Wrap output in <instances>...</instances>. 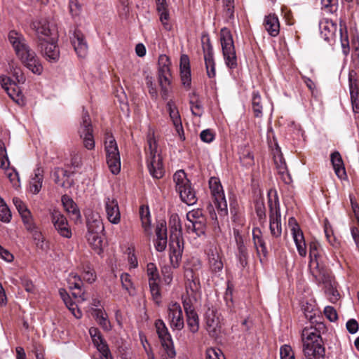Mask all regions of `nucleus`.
<instances>
[{
	"label": "nucleus",
	"mask_w": 359,
	"mask_h": 359,
	"mask_svg": "<svg viewBox=\"0 0 359 359\" xmlns=\"http://www.w3.org/2000/svg\"><path fill=\"white\" fill-rule=\"evenodd\" d=\"M8 39L22 63L34 74L40 75L43 72V66L25 39L15 31L10 32Z\"/></svg>",
	"instance_id": "nucleus-1"
},
{
	"label": "nucleus",
	"mask_w": 359,
	"mask_h": 359,
	"mask_svg": "<svg viewBox=\"0 0 359 359\" xmlns=\"http://www.w3.org/2000/svg\"><path fill=\"white\" fill-rule=\"evenodd\" d=\"M267 196L270 233L273 237L279 238L282 233V224L280 202L276 190L270 189L268 191Z\"/></svg>",
	"instance_id": "nucleus-2"
},
{
	"label": "nucleus",
	"mask_w": 359,
	"mask_h": 359,
	"mask_svg": "<svg viewBox=\"0 0 359 359\" xmlns=\"http://www.w3.org/2000/svg\"><path fill=\"white\" fill-rule=\"evenodd\" d=\"M173 180L175 183L176 191L179 193L182 201L188 205L196 203L198 199L196 192L183 170H179L174 174Z\"/></svg>",
	"instance_id": "nucleus-3"
},
{
	"label": "nucleus",
	"mask_w": 359,
	"mask_h": 359,
	"mask_svg": "<svg viewBox=\"0 0 359 359\" xmlns=\"http://www.w3.org/2000/svg\"><path fill=\"white\" fill-rule=\"evenodd\" d=\"M221 46L225 64L230 69H235L238 66L237 57L233 40V36L230 30L226 27L220 32Z\"/></svg>",
	"instance_id": "nucleus-4"
},
{
	"label": "nucleus",
	"mask_w": 359,
	"mask_h": 359,
	"mask_svg": "<svg viewBox=\"0 0 359 359\" xmlns=\"http://www.w3.org/2000/svg\"><path fill=\"white\" fill-rule=\"evenodd\" d=\"M104 149L108 167L112 174L117 175L121 170V158L117 143L111 134H106Z\"/></svg>",
	"instance_id": "nucleus-5"
},
{
	"label": "nucleus",
	"mask_w": 359,
	"mask_h": 359,
	"mask_svg": "<svg viewBox=\"0 0 359 359\" xmlns=\"http://www.w3.org/2000/svg\"><path fill=\"white\" fill-rule=\"evenodd\" d=\"M149 154L147 157V166L151 175L156 179H161L164 175L162 158L157 154L156 143L154 138L147 140Z\"/></svg>",
	"instance_id": "nucleus-6"
},
{
	"label": "nucleus",
	"mask_w": 359,
	"mask_h": 359,
	"mask_svg": "<svg viewBox=\"0 0 359 359\" xmlns=\"http://www.w3.org/2000/svg\"><path fill=\"white\" fill-rule=\"evenodd\" d=\"M78 133L83 140V146L88 150H92L95 147V140L93 137V129L89 114L83 107V114L81 121L78 130Z\"/></svg>",
	"instance_id": "nucleus-7"
},
{
	"label": "nucleus",
	"mask_w": 359,
	"mask_h": 359,
	"mask_svg": "<svg viewBox=\"0 0 359 359\" xmlns=\"http://www.w3.org/2000/svg\"><path fill=\"white\" fill-rule=\"evenodd\" d=\"M209 187L219 214L222 216L226 215L227 203L219 180L215 177H210L209 180Z\"/></svg>",
	"instance_id": "nucleus-8"
},
{
	"label": "nucleus",
	"mask_w": 359,
	"mask_h": 359,
	"mask_svg": "<svg viewBox=\"0 0 359 359\" xmlns=\"http://www.w3.org/2000/svg\"><path fill=\"white\" fill-rule=\"evenodd\" d=\"M320 245L318 241H313L309 243L310 261L309 264V267L310 269L311 273L316 279L318 278V276L323 274V278H322L320 280V281H324V280L325 279V274L323 269L320 268V264L318 262V257H320Z\"/></svg>",
	"instance_id": "nucleus-9"
},
{
	"label": "nucleus",
	"mask_w": 359,
	"mask_h": 359,
	"mask_svg": "<svg viewBox=\"0 0 359 359\" xmlns=\"http://www.w3.org/2000/svg\"><path fill=\"white\" fill-rule=\"evenodd\" d=\"M31 27L36 32L38 41L50 39V38H57V31L55 26L50 25L46 19L34 21Z\"/></svg>",
	"instance_id": "nucleus-10"
},
{
	"label": "nucleus",
	"mask_w": 359,
	"mask_h": 359,
	"mask_svg": "<svg viewBox=\"0 0 359 359\" xmlns=\"http://www.w3.org/2000/svg\"><path fill=\"white\" fill-rule=\"evenodd\" d=\"M56 43L57 38L37 41L41 54L50 62H56L60 57V51Z\"/></svg>",
	"instance_id": "nucleus-11"
},
{
	"label": "nucleus",
	"mask_w": 359,
	"mask_h": 359,
	"mask_svg": "<svg viewBox=\"0 0 359 359\" xmlns=\"http://www.w3.org/2000/svg\"><path fill=\"white\" fill-rule=\"evenodd\" d=\"M50 219L55 229L61 236L66 238L72 237V230L64 215L59 210H53L50 213Z\"/></svg>",
	"instance_id": "nucleus-12"
},
{
	"label": "nucleus",
	"mask_w": 359,
	"mask_h": 359,
	"mask_svg": "<svg viewBox=\"0 0 359 359\" xmlns=\"http://www.w3.org/2000/svg\"><path fill=\"white\" fill-rule=\"evenodd\" d=\"M184 250L183 238L169 239V258L172 266L179 267Z\"/></svg>",
	"instance_id": "nucleus-13"
},
{
	"label": "nucleus",
	"mask_w": 359,
	"mask_h": 359,
	"mask_svg": "<svg viewBox=\"0 0 359 359\" xmlns=\"http://www.w3.org/2000/svg\"><path fill=\"white\" fill-rule=\"evenodd\" d=\"M168 321L172 330H181L184 326L182 310L180 304L171 303L168 308Z\"/></svg>",
	"instance_id": "nucleus-14"
},
{
	"label": "nucleus",
	"mask_w": 359,
	"mask_h": 359,
	"mask_svg": "<svg viewBox=\"0 0 359 359\" xmlns=\"http://www.w3.org/2000/svg\"><path fill=\"white\" fill-rule=\"evenodd\" d=\"M207 330L210 335L216 337L221 332L220 316L217 309L208 308L205 312Z\"/></svg>",
	"instance_id": "nucleus-15"
},
{
	"label": "nucleus",
	"mask_w": 359,
	"mask_h": 359,
	"mask_svg": "<svg viewBox=\"0 0 359 359\" xmlns=\"http://www.w3.org/2000/svg\"><path fill=\"white\" fill-rule=\"evenodd\" d=\"M316 326L311 325L306 327L302 332V339L303 344L307 343H322L323 339L320 336V329L325 328V325L321 323H316Z\"/></svg>",
	"instance_id": "nucleus-16"
},
{
	"label": "nucleus",
	"mask_w": 359,
	"mask_h": 359,
	"mask_svg": "<svg viewBox=\"0 0 359 359\" xmlns=\"http://www.w3.org/2000/svg\"><path fill=\"white\" fill-rule=\"evenodd\" d=\"M170 117L175 128L176 132L182 140H185L184 130L182 124L181 117L179 111L172 100H169L166 104Z\"/></svg>",
	"instance_id": "nucleus-17"
},
{
	"label": "nucleus",
	"mask_w": 359,
	"mask_h": 359,
	"mask_svg": "<svg viewBox=\"0 0 359 359\" xmlns=\"http://www.w3.org/2000/svg\"><path fill=\"white\" fill-rule=\"evenodd\" d=\"M303 351L307 359H324V343H307L303 344Z\"/></svg>",
	"instance_id": "nucleus-18"
},
{
	"label": "nucleus",
	"mask_w": 359,
	"mask_h": 359,
	"mask_svg": "<svg viewBox=\"0 0 359 359\" xmlns=\"http://www.w3.org/2000/svg\"><path fill=\"white\" fill-rule=\"evenodd\" d=\"M104 203L108 220L114 224L119 223L121 214L117 200L114 198L107 197Z\"/></svg>",
	"instance_id": "nucleus-19"
},
{
	"label": "nucleus",
	"mask_w": 359,
	"mask_h": 359,
	"mask_svg": "<svg viewBox=\"0 0 359 359\" xmlns=\"http://www.w3.org/2000/svg\"><path fill=\"white\" fill-rule=\"evenodd\" d=\"M180 76L184 86L189 88L191 83L189 58L187 55H182L180 63Z\"/></svg>",
	"instance_id": "nucleus-20"
},
{
	"label": "nucleus",
	"mask_w": 359,
	"mask_h": 359,
	"mask_svg": "<svg viewBox=\"0 0 359 359\" xmlns=\"http://www.w3.org/2000/svg\"><path fill=\"white\" fill-rule=\"evenodd\" d=\"M72 43L78 56L85 57L88 53V46L81 31L74 32Z\"/></svg>",
	"instance_id": "nucleus-21"
},
{
	"label": "nucleus",
	"mask_w": 359,
	"mask_h": 359,
	"mask_svg": "<svg viewBox=\"0 0 359 359\" xmlns=\"http://www.w3.org/2000/svg\"><path fill=\"white\" fill-rule=\"evenodd\" d=\"M236 241L237 245L236 256L241 268L243 269L248 264L249 254L241 236L236 237Z\"/></svg>",
	"instance_id": "nucleus-22"
},
{
	"label": "nucleus",
	"mask_w": 359,
	"mask_h": 359,
	"mask_svg": "<svg viewBox=\"0 0 359 359\" xmlns=\"http://www.w3.org/2000/svg\"><path fill=\"white\" fill-rule=\"evenodd\" d=\"M263 25L265 30L271 36H276L280 32L279 20L275 14H269L265 16Z\"/></svg>",
	"instance_id": "nucleus-23"
},
{
	"label": "nucleus",
	"mask_w": 359,
	"mask_h": 359,
	"mask_svg": "<svg viewBox=\"0 0 359 359\" xmlns=\"http://www.w3.org/2000/svg\"><path fill=\"white\" fill-rule=\"evenodd\" d=\"M87 228V233H102L104 231V227L98 214H92L88 217Z\"/></svg>",
	"instance_id": "nucleus-24"
},
{
	"label": "nucleus",
	"mask_w": 359,
	"mask_h": 359,
	"mask_svg": "<svg viewBox=\"0 0 359 359\" xmlns=\"http://www.w3.org/2000/svg\"><path fill=\"white\" fill-rule=\"evenodd\" d=\"M62 205L69 214H70L73 219L76 221L81 218V214L76 203L67 195H63L61 198Z\"/></svg>",
	"instance_id": "nucleus-25"
},
{
	"label": "nucleus",
	"mask_w": 359,
	"mask_h": 359,
	"mask_svg": "<svg viewBox=\"0 0 359 359\" xmlns=\"http://www.w3.org/2000/svg\"><path fill=\"white\" fill-rule=\"evenodd\" d=\"M209 266L211 271L214 273H220L224 267L222 256L217 250H211L208 255Z\"/></svg>",
	"instance_id": "nucleus-26"
},
{
	"label": "nucleus",
	"mask_w": 359,
	"mask_h": 359,
	"mask_svg": "<svg viewBox=\"0 0 359 359\" xmlns=\"http://www.w3.org/2000/svg\"><path fill=\"white\" fill-rule=\"evenodd\" d=\"M202 48L204 55L205 65H210L215 62L213 56V48L210 43V39L208 34H203L201 37Z\"/></svg>",
	"instance_id": "nucleus-27"
},
{
	"label": "nucleus",
	"mask_w": 359,
	"mask_h": 359,
	"mask_svg": "<svg viewBox=\"0 0 359 359\" xmlns=\"http://www.w3.org/2000/svg\"><path fill=\"white\" fill-rule=\"evenodd\" d=\"M330 160L334 170L335 174L340 178L346 175V170L341 154L339 151H334L331 154Z\"/></svg>",
	"instance_id": "nucleus-28"
},
{
	"label": "nucleus",
	"mask_w": 359,
	"mask_h": 359,
	"mask_svg": "<svg viewBox=\"0 0 359 359\" xmlns=\"http://www.w3.org/2000/svg\"><path fill=\"white\" fill-rule=\"evenodd\" d=\"M170 225V238L176 239L182 238V224L180 217L177 215H171L169 221Z\"/></svg>",
	"instance_id": "nucleus-29"
},
{
	"label": "nucleus",
	"mask_w": 359,
	"mask_h": 359,
	"mask_svg": "<svg viewBox=\"0 0 359 359\" xmlns=\"http://www.w3.org/2000/svg\"><path fill=\"white\" fill-rule=\"evenodd\" d=\"M43 179V170L41 167L37 166L34 170V176L32 178L30 182V190L31 191L36 194H38L41 187Z\"/></svg>",
	"instance_id": "nucleus-30"
},
{
	"label": "nucleus",
	"mask_w": 359,
	"mask_h": 359,
	"mask_svg": "<svg viewBox=\"0 0 359 359\" xmlns=\"http://www.w3.org/2000/svg\"><path fill=\"white\" fill-rule=\"evenodd\" d=\"M102 233H87L86 237L88 243L98 255L103 252L104 241Z\"/></svg>",
	"instance_id": "nucleus-31"
},
{
	"label": "nucleus",
	"mask_w": 359,
	"mask_h": 359,
	"mask_svg": "<svg viewBox=\"0 0 359 359\" xmlns=\"http://www.w3.org/2000/svg\"><path fill=\"white\" fill-rule=\"evenodd\" d=\"M356 77V72L355 70H350L348 73V86L351 100L354 98H359V89Z\"/></svg>",
	"instance_id": "nucleus-32"
},
{
	"label": "nucleus",
	"mask_w": 359,
	"mask_h": 359,
	"mask_svg": "<svg viewBox=\"0 0 359 359\" xmlns=\"http://www.w3.org/2000/svg\"><path fill=\"white\" fill-rule=\"evenodd\" d=\"M155 327L156 329V332L161 343H165V341L172 340L171 336L168 330V328L165 323L162 320H157L155 323Z\"/></svg>",
	"instance_id": "nucleus-33"
},
{
	"label": "nucleus",
	"mask_w": 359,
	"mask_h": 359,
	"mask_svg": "<svg viewBox=\"0 0 359 359\" xmlns=\"http://www.w3.org/2000/svg\"><path fill=\"white\" fill-rule=\"evenodd\" d=\"M260 233H261V231L259 229H253L252 238H253V241H254V244L257 250V253L259 254L260 252H262L264 257H266L268 252L266 250L265 242L262 239V236H260L259 235Z\"/></svg>",
	"instance_id": "nucleus-34"
},
{
	"label": "nucleus",
	"mask_w": 359,
	"mask_h": 359,
	"mask_svg": "<svg viewBox=\"0 0 359 359\" xmlns=\"http://www.w3.org/2000/svg\"><path fill=\"white\" fill-rule=\"evenodd\" d=\"M184 276L187 279V287L192 292H196L200 288L199 278L195 276L194 271L188 269L184 272Z\"/></svg>",
	"instance_id": "nucleus-35"
},
{
	"label": "nucleus",
	"mask_w": 359,
	"mask_h": 359,
	"mask_svg": "<svg viewBox=\"0 0 359 359\" xmlns=\"http://www.w3.org/2000/svg\"><path fill=\"white\" fill-rule=\"evenodd\" d=\"M252 107L255 117L262 116L263 104L258 91H253L252 95Z\"/></svg>",
	"instance_id": "nucleus-36"
},
{
	"label": "nucleus",
	"mask_w": 359,
	"mask_h": 359,
	"mask_svg": "<svg viewBox=\"0 0 359 359\" xmlns=\"http://www.w3.org/2000/svg\"><path fill=\"white\" fill-rule=\"evenodd\" d=\"M140 216L142 221V226L145 233H150L151 215L149 207L142 205L140 208Z\"/></svg>",
	"instance_id": "nucleus-37"
},
{
	"label": "nucleus",
	"mask_w": 359,
	"mask_h": 359,
	"mask_svg": "<svg viewBox=\"0 0 359 359\" xmlns=\"http://www.w3.org/2000/svg\"><path fill=\"white\" fill-rule=\"evenodd\" d=\"M293 238L295 243L299 255L301 257H306V247L303 232H298L297 234L293 230Z\"/></svg>",
	"instance_id": "nucleus-38"
},
{
	"label": "nucleus",
	"mask_w": 359,
	"mask_h": 359,
	"mask_svg": "<svg viewBox=\"0 0 359 359\" xmlns=\"http://www.w3.org/2000/svg\"><path fill=\"white\" fill-rule=\"evenodd\" d=\"M302 310L303 311L305 318L308 319L311 324L318 322L316 319L318 311L315 309L313 304L306 302L302 305Z\"/></svg>",
	"instance_id": "nucleus-39"
},
{
	"label": "nucleus",
	"mask_w": 359,
	"mask_h": 359,
	"mask_svg": "<svg viewBox=\"0 0 359 359\" xmlns=\"http://www.w3.org/2000/svg\"><path fill=\"white\" fill-rule=\"evenodd\" d=\"M191 222V231L195 233L198 236L205 234L206 229L205 217H201L200 219L195 221H189Z\"/></svg>",
	"instance_id": "nucleus-40"
},
{
	"label": "nucleus",
	"mask_w": 359,
	"mask_h": 359,
	"mask_svg": "<svg viewBox=\"0 0 359 359\" xmlns=\"http://www.w3.org/2000/svg\"><path fill=\"white\" fill-rule=\"evenodd\" d=\"M9 87V88H6V93L8 96L19 105H22L24 104V100L22 93L19 89V87L17 86V83H15V86H10Z\"/></svg>",
	"instance_id": "nucleus-41"
},
{
	"label": "nucleus",
	"mask_w": 359,
	"mask_h": 359,
	"mask_svg": "<svg viewBox=\"0 0 359 359\" xmlns=\"http://www.w3.org/2000/svg\"><path fill=\"white\" fill-rule=\"evenodd\" d=\"M255 210L259 222H265L266 219V208L262 198H259L255 201Z\"/></svg>",
	"instance_id": "nucleus-42"
},
{
	"label": "nucleus",
	"mask_w": 359,
	"mask_h": 359,
	"mask_svg": "<svg viewBox=\"0 0 359 359\" xmlns=\"http://www.w3.org/2000/svg\"><path fill=\"white\" fill-rule=\"evenodd\" d=\"M121 281L123 288L130 294H135V289L128 273H123L121 276Z\"/></svg>",
	"instance_id": "nucleus-43"
},
{
	"label": "nucleus",
	"mask_w": 359,
	"mask_h": 359,
	"mask_svg": "<svg viewBox=\"0 0 359 359\" xmlns=\"http://www.w3.org/2000/svg\"><path fill=\"white\" fill-rule=\"evenodd\" d=\"M170 60L165 55H161L158 59V75L170 74Z\"/></svg>",
	"instance_id": "nucleus-44"
},
{
	"label": "nucleus",
	"mask_w": 359,
	"mask_h": 359,
	"mask_svg": "<svg viewBox=\"0 0 359 359\" xmlns=\"http://www.w3.org/2000/svg\"><path fill=\"white\" fill-rule=\"evenodd\" d=\"M187 316V325L192 333H196L198 331L199 320L197 313H191Z\"/></svg>",
	"instance_id": "nucleus-45"
},
{
	"label": "nucleus",
	"mask_w": 359,
	"mask_h": 359,
	"mask_svg": "<svg viewBox=\"0 0 359 359\" xmlns=\"http://www.w3.org/2000/svg\"><path fill=\"white\" fill-rule=\"evenodd\" d=\"M240 160L241 163L246 166L254 164V156L250 149L245 147L240 152Z\"/></svg>",
	"instance_id": "nucleus-46"
},
{
	"label": "nucleus",
	"mask_w": 359,
	"mask_h": 359,
	"mask_svg": "<svg viewBox=\"0 0 359 359\" xmlns=\"http://www.w3.org/2000/svg\"><path fill=\"white\" fill-rule=\"evenodd\" d=\"M149 285L153 299L157 304L161 303V292L158 280H149Z\"/></svg>",
	"instance_id": "nucleus-47"
},
{
	"label": "nucleus",
	"mask_w": 359,
	"mask_h": 359,
	"mask_svg": "<svg viewBox=\"0 0 359 359\" xmlns=\"http://www.w3.org/2000/svg\"><path fill=\"white\" fill-rule=\"evenodd\" d=\"M94 345L97 347V350L101 353V359H113L108 345L104 339L97 344H95Z\"/></svg>",
	"instance_id": "nucleus-48"
},
{
	"label": "nucleus",
	"mask_w": 359,
	"mask_h": 359,
	"mask_svg": "<svg viewBox=\"0 0 359 359\" xmlns=\"http://www.w3.org/2000/svg\"><path fill=\"white\" fill-rule=\"evenodd\" d=\"M11 218V211L4 201L0 197V220L4 222H9Z\"/></svg>",
	"instance_id": "nucleus-49"
},
{
	"label": "nucleus",
	"mask_w": 359,
	"mask_h": 359,
	"mask_svg": "<svg viewBox=\"0 0 359 359\" xmlns=\"http://www.w3.org/2000/svg\"><path fill=\"white\" fill-rule=\"evenodd\" d=\"M156 9L160 15V20H166L169 16V12L167 8L166 0H156Z\"/></svg>",
	"instance_id": "nucleus-50"
},
{
	"label": "nucleus",
	"mask_w": 359,
	"mask_h": 359,
	"mask_svg": "<svg viewBox=\"0 0 359 359\" xmlns=\"http://www.w3.org/2000/svg\"><path fill=\"white\" fill-rule=\"evenodd\" d=\"M147 273L149 276V281L159 280V274L158 272V269L154 263L150 262L147 264Z\"/></svg>",
	"instance_id": "nucleus-51"
},
{
	"label": "nucleus",
	"mask_w": 359,
	"mask_h": 359,
	"mask_svg": "<svg viewBox=\"0 0 359 359\" xmlns=\"http://www.w3.org/2000/svg\"><path fill=\"white\" fill-rule=\"evenodd\" d=\"M162 346L163 347L165 355H163L167 358H174L176 355V351L173 346L172 340L165 341V343H161Z\"/></svg>",
	"instance_id": "nucleus-52"
},
{
	"label": "nucleus",
	"mask_w": 359,
	"mask_h": 359,
	"mask_svg": "<svg viewBox=\"0 0 359 359\" xmlns=\"http://www.w3.org/2000/svg\"><path fill=\"white\" fill-rule=\"evenodd\" d=\"M189 103L191 104V110L192 114L199 117L201 116L203 112L201 102L198 100L194 101L193 99H191Z\"/></svg>",
	"instance_id": "nucleus-53"
},
{
	"label": "nucleus",
	"mask_w": 359,
	"mask_h": 359,
	"mask_svg": "<svg viewBox=\"0 0 359 359\" xmlns=\"http://www.w3.org/2000/svg\"><path fill=\"white\" fill-rule=\"evenodd\" d=\"M33 239L38 248L46 250L48 248L47 245L44 242L43 237L39 231H34L32 234Z\"/></svg>",
	"instance_id": "nucleus-54"
},
{
	"label": "nucleus",
	"mask_w": 359,
	"mask_h": 359,
	"mask_svg": "<svg viewBox=\"0 0 359 359\" xmlns=\"http://www.w3.org/2000/svg\"><path fill=\"white\" fill-rule=\"evenodd\" d=\"M156 239H168L167 226L165 222H161L157 224L156 227Z\"/></svg>",
	"instance_id": "nucleus-55"
},
{
	"label": "nucleus",
	"mask_w": 359,
	"mask_h": 359,
	"mask_svg": "<svg viewBox=\"0 0 359 359\" xmlns=\"http://www.w3.org/2000/svg\"><path fill=\"white\" fill-rule=\"evenodd\" d=\"M69 13L72 17L78 16L81 11V5L78 0H69Z\"/></svg>",
	"instance_id": "nucleus-56"
},
{
	"label": "nucleus",
	"mask_w": 359,
	"mask_h": 359,
	"mask_svg": "<svg viewBox=\"0 0 359 359\" xmlns=\"http://www.w3.org/2000/svg\"><path fill=\"white\" fill-rule=\"evenodd\" d=\"M57 170L59 172L60 176H62L63 178H66L62 182H61L60 186L62 187H71L73 185L72 181H69L68 178L71 176V172L65 170L62 168L57 167Z\"/></svg>",
	"instance_id": "nucleus-57"
},
{
	"label": "nucleus",
	"mask_w": 359,
	"mask_h": 359,
	"mask_svg": "<svg viewBox=\"0 0 359 359\" xmlns=\"http://www.w3.org/2000/svg\"><path fill=\"white\" fill-rule=\"evenodd\" d=\"M10 163L6 153L5 147L0 145V168L2 169H8Z\"/></svg>",
	"instance_id": "nucleus-58"
},
{
	"label": "nucleus",
	"mask_w": 359,
	"mask_h": 359,
	"mask_svg": "<svg viewBox=\"0 0 359 359\" xmlns=\"http://www.w3.org/2000/svg\"><path fill=\"white\" fill-rule=\"evenodd\" d=\"M146 85L149 88V93L151 97L154 99H156L158 97V91L155 84L153 83L152 77L147 75L145 78Z\"/></svg>",
	"instance_id": "nucleus-59"
},
{
	"label": "nucleus",
	"mask_w": 359,
	"mask_h": 359,
	"mask_svg": "<svg viewBox=\"0 0 359 359\" xmlns=\"http://www.w3.org/2000/svg\"><path fill=\"white\" fill-rule=\"evenodd\" d=\"M278 173L281 175V178H282L283 181L285 184H289L292 182L291 176L287 170V168L285 166V163L283 165H280L278 167Z\"/></svg>",
	"instance_id": "nucleus-60"
},
{
	"label": "nucleus",
	"mask_w": 359,
	"mask_h": 359,
	"mask_svg": "<svg viewBox=\"0 0 359 359\" xmlns=\"http://www.w3.org/2000/svg\"><path fill=\"white\" fill-rule=\"evenodd\" d=\"M324 314L331 322H334L338 319L337 313L332 306H325L324 309Z\"/></svg>",
	"instance_id": "nucleus-61"
},
{
	"label": "nucleus",
	"mask_w": 359,
	"mask_h": 359,
	"mask_svg": "<svg viewBox=\"0 0 359 359\" xmlns=\"http://www.w3.org/2000/svg\"><path fill=\"white\" fill-rule=\"evenodd\" d=\"M326 294L330 302L335 303L339 297L338 291L332 285H330L326 290Z\"/></svg>",
	"instance_id": "nucleus-62"
},
{
	"label": "nucleus",
	"mask_w": 359,
	"mask_h": 359,
	"mask_svg": "<svg viewBox=\"0 0 359 359\" xmlns=\"http://www.w3.org/2000/svg\"><path fill=\"white\" fill-rule=\"evenodd\" d=\"M12 74L16 80L15 83H18V84H23L25 82L26 78L20 68L14 67L12 72Z\"/></svg>",
	"instance_id": "nucleus-63"
},
{
	"label": "nucleus",
	"mask_w": 359,
	"mask_h": 359,
	"mask_svg": "<svg viewBox=\"0 0 359 359\" xmlns=\"http://www.w3.org/2000/svg\"><path fill=\"white\" fill-rule=\"evenodd\" d=\"M346 327L350 334H355L359 329V325L356 320L351 318L346 322Z\"/></svg>",
	"instance_id": "nucleus-64"
}]
</instances>
